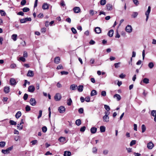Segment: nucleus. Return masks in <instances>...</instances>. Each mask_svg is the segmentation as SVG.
<instances>
[{
  "instance_id": "41",
  "label": "nucleus",
  "mask_w": 156,
  "mask_h": 156,
  "mask_svg": "<svg viewBox=\"0 0 156 156\" xmlns=\"http://www.w3.org/2000/svg\"><path fill=\"white\" fill-rule=\"evenodd\" d=\"M42 130L44 133H45L47 131V129L46 126H44L42 127Z\"/></svg>"
},
{
  "instance_id": "3",
  "label": "nucleus",
  "mask_w": 156,
  "mask_h": 156,
  "mask_svg": "<svg viewBox=\"0 0 156 156\" xmlns=\"http://www.w3.org/2000/svg\"><path fill=\"white\" fill-rule=\"evenodd\" d=\"M126 31L130 33L132 32V28L131 26L130 25H128L125 28Z\"/></svg>"
},
{
  "instance_id": "27",
  "label": "nucleus",
  "mask_w": 156,
  "mask_h": 156,
  "mask_svg": "<svg viewBox=\"0 0 156 156\" xmlns=\"http://www.w3.org/2000/svg\"><path fill=\"white\" fill-rule=\"evenodd\" d=\"M151 10V7L150 6H149L147 10L145 12L146 15H149L150 12Z\"/></svg>"
},
{
  "instance_id": "48",
  "label": "nucleus",
  "mask_w": 156,
  "mask_h": 156,
  "mask_svg": "<svg viewBox=\"0 0 156 156\" xmlns=\"http://www.w3.org/2000/svg\"><path fill=\"white\" fill-rule=\"evenodd\" d=\"M27 22L26 18L21 19L20 20V22L21 23H24Z\"/></svg>"
},
{
  "instance_id": "53",
  "label": "nucleus",
  "mask_w": 156,
  "mask_h": 156,
  "mask_svg": "<svg viewBox=\"0 0 156 156\" xmlns=\"http://www.w3.org/2000/svg\"><path fill=\"white\" fill-rule=\"evenodd\" d=\"M71 30L72 32L74 34H76L77 33V31L76 29H75L74 27H72L71 28Z\"/></svg>"
},
{
  "instance_id": "28",
  "label": "nucleus",
  "mask_w": 156,
  "mask_h": 156,
  "mask_svg": "<svg viewBox=\"0 0 156 156\" xmlns=\"http://www.w3.org/2000/svg\"><path fill=\"white\" fill-rule=\"evenodd\" d=\"M72 102V101L70 98L68 99L67 101V104L68 106H70Z\"/></svg>"
},
{
  "instance_id": "36",
  "label": "nucleus",
  "mask_w": 156,
  "mask_h": 156,
  "mask_svg": "<svg viewBox=\"0 0 156 156\" xmlns=\"http://www.w3.org/2000/svg\"><path fill=\"white\" fill-rule=\"evenodd\" d=\"M136 52L134 51H133V52H132V57H131V58H130V62H131H131H132V57H135V56H136Z\"/></svg>"
},
{
  "instance_id": "9",
  "label": "nucleus",
  "mask_w": 156,
  "mask_h": 156,
  "mask_svg": "<svg viewBox=\"0 0 156 156\" xmlns=\"http://www.w3.org/2000/svg\"><path fill=\"white\" fill-rule=\"evenodd\" d=\"M10 88L9 87L5 86L4 87V91L5 93H8L10 92Z\"/></svg>"
},
{
  "instance_id": "31",
  "label": "nucleus",
  "mask_w": 156,
  "mask_h": 156,
  "mask_svg": "<svg viewBox=\"0 0 156 156\" xmlns=\"http://www.w3.org/2000/svg\"><path fill=\"white\" fill-rule=\"evenodd\" d=\"M5 145V142L4 141H1L0 142V147H4Z\"/></svg>"
},
{
  "instance_id": "51",
  "label": "nucleus",
  "mask_w": 156,
  "mask_h": 156,
  "mask_svg": "<svg viewBox=\"0 0 156 156\" xmlns=\"http://www.w3.org/2000/svg\"><path fill=\"white\" fill-rule=\"evenodd\" d=\"M26 111L27 112H29L30 110V108L29 106L27 105L25 108Z\"/></svg>"
},
{
  "instance_id": "5",
  "label": "nucleus",
  "mask_w": 156,
  "mask_h": 156,
  "mask_svg": "<svg viewBox=\"0 0 156 156\" xmlns=\"http://www.w3.org/2000/svg\"><path fill=\"white\" fill-rule=\"evenodd\" d=\"M73 10L74 13H78L80 12L81 10L79 7H75L73 9Z\"/></svg>"
},
{
  "instance_id": "56",
  "label": "nucleus",
  "mask_w": 156,
  "mask_h": 156,
  "mask_svg": "<svg viewBox=\"0 0 156 156\" xmlns=\"http://www.w3.org/2000/svg\"><path fill=\"white\" fill-rule=\"evenodd\" d=\"M46 31V28L45 27H44L41 28V32L42 33H45Z\"/></svg>"
},
{
  "instance_id": "55",
  "label": "nucleus",
  "mask_w": 156,
  "mask_h": 156,
  "mask_svg": "<svg viewBox=\"0 0 156 156\" xmlns=\"http://www.w3.org/2000/svg\"><path fill=\"white\" fill-rule=\"evenodd\" d=\"M60 73L62 75H67L69 73L68 72L65 71H61Z\"/></svg>"
},
{
  "instance_id": "1",
  "label": "nucleus",
  "mask_w": 156,
  "mask_h": 156,
  "mask_svg": "<svg viewBox=\"0 0 156 156\" xmlns=\"http://www.w3.org/2000/svg\"><path fill=\"white\" fill-rule=\"evenodd\" d=\"M54 98L55 101H58L61 100L62 97L59 94L57 93L55 95Z\"/></svg>"
},
{
  "instance_id": "39",
  "label": "nucleus",
  "mask_w": 156,
  "mask_h": 156,
  "mask_svg": "<svg viewBox=\"0 0 156 156\" xmlns=\"http://www.w3.org/2000/svg\"><path fill=\"white\" fill-rule=\"evenodd\" d=\"M106 3V0H101L100 4L101 5H104Z\"/></svg>"
},
{
  "instance_id": "14",
  "label": "nucleus",
  "mask_w": 156,
  "mask_h": 156,
  "mask_svg": "<svg viewBox=\"0 0 156 156\" xmlns=\"http://www.w3.org/2000/svg\"><path fill=\"white\" fill-rule=\"evenodd\" d=\"M107 9L108 10H111L112 9V5L110 4H107L106 5Z\"/></svg>"
},
{
  "instance_id": "23",
  "label": "nucleus",
  "mask_w": 156,
  "mask_h": 156,
  "mask_svg": "<svg viewBox=\"0 0 156 156\" xmlns=\"http://www.w3.org/2000/svg\"><path fill=\"white\" fill-rule=\"evenodd\" d=\"M97 94V92L95 90H92L91 93L90 95L91 96H93L94 95H96Z\"/></svg>"
},
{
  "instance_id": "6",
  "label": "nucleus",
  "mask_w": 156,
  "mask_h": 156,
  "mask_svg": "<svg viewBox=\"0 0 156 156\" xmlns=\"http://www.w3.org/2000/svg\"><path fill=\"white\" fill-rule=\"evenodd\" d=\"M10 84L12 86L15 85L16 84L17 82L15 79H10L9 81Z\"/></svg>"
},
{
  "instance_id": "4",
  "label": "nucleus",
  "mask_w": 156,
  "mask_h": 156,
  "mask_svg": "<svg viewBox=\"0 0 156 156\" xmlns=\"http://www.w3.org/2000/svg\"><path fill=\"white\" fill-rule=\"evenodd\" d=\"M58 110L60 113H63L65 111V108L64 106H62L58 108Z\"/></svg>"
},
{
  "instance_id": "44",
  "label": "nucleus",
  "mask_w": 156,
  "mask_h": 156,
  "mask_svg": "<svg viewBox=\"0 0 156 156\" xmlns=\"http://www.w3.org/2000/svg\"><path fill=\"white\" fill-rule=\"evenodd\" d=\"M149 79H144L143 80V83H149Z\"/></svg>"
},
{
  "instance_id": "45",
  "label": "nucleus",
  "mask_w": 156,
  "mask_h": 156,
  "mask_svg": "<svg viewBox=\"0 0 156 156\" xmlns=\"http://www.w3.org/2000/svg\"><path fill=\"white\" fill-rule=\"evenodd\" d=\"M97 149L96 147H93L92 148V152L96 154L97 152Z\"/></svg>"
},
{
  "instance_id": "13",
  "label": "nucleus",
  "mask_w": 156,
  "mask_h": 156,
  "mask_svg": "<svg viewBox=\"0 0 156 156\" xmlns=\"http://www.w3.org/2000/svg\"><path fill=\"white\" fill-rule=\"evenodd\" d=\"M34 75V73L33 71L31 70H29L27 74V76L30 77H32Z\"/></svg>"
},
{
  "instance_id": "15",
  "label": "nucleus",
  "mask_w": 156,
  "mask_h": 156,
  "mask_svg": "<svg viewBox=\"0 0 156 156\" xmlns=\"http://www.w3.org/2000/svg\"><path fill=\"white\" fill-rule=\"evenodd\" d=\"M103 121L104 122H109V117L108 116H107V115H104L103 117Z\"/></svg>"
},
{
  "instance_id": "59",
  "label": "nucleus",
  "mask_w": 156,
  "mask_h": 156,
  "mask_svg": "<svg viewBox=\"0 0 156 156\" xmlns=\"http://www.w3.org/2000/svg\"><path fill=\"white\" fill-rule=\"evenodd\" d=\"M83 109L82 108H80L78 110V112L80 114H82L83 113Z\"/></svg>"
},
{
  "instance_id": "35",
  "label": "nucleus",
  "mask_w": 156,
  "mask_h": 156,
  "mask_svg": "<svg viewBox=\"0 0 156 156\" xmlns=\"http://www.w3.org/2000/svg\"><path fill=\"white\" fill-rule=\"evenodd\" d=\"M58 140L60 142H63L65 140V138L61 136L59 138Z\"/></svg>"
},
{
  "instance_id": "64",
  "label": "nucleus",
  "mask_w": 156,
  "mask_h": 156,
  "mask_svg": "<svg viewBox=\"0 0 156 156\" xmlns=\"http://www.w3.org/2000/svg\"><path fill=\"white\" fill-rule=\"evenodd\" d=\"M37 140H34L32 141L31 143H32V145H34L37 144Z\"/></svg>"
},
{
  "instance_id": "25",
  "label": "nucleus",
  "mask_w": 156,
  "mask_h": 156,
  "mask_svg": "<svg viewBox=\"0 0 156 156\" xmlns=\"http://www.w3.org/2000/svg\"><path fill=\"white\" fill-rule=\"evenodd\" d=\"M75 123L78 126H80L81 123V120L80 119L76 120V121Z\"/></svg>"
},
{
  "instance_id": "38",
  "label": "nucleus",
  "mask_w": 156,
  "mask_h": 156,
  "mask_svg": "<svg viewBox=\"0 0 156 156\" xmlns=\"http://www.w3.org/2000/svg\"><path fill=\"white\" fill-rule=\"evenodd\" d=\"M0 13L1 16H5L6 15L5 12L3 10H0Z\"/></svg>"
},
{
  "instance_id": "52",
  "label": "nucleus",
  "mask_w": 156,
  "mask_h": 156,
  "mask_svg": "<svg viewBox=\"0 0 156 156\" xmlns=\"http://www.w3.org/2000/svg\"><path fill=\"white\" fill-rule=\"evenodd\" d=\"M21 125H20V124H18L17 125V127L18 129H19V130L22 129L23 128V125L21 126Z\"/></svg>"
},
{
  "instance_id": "34",
  "label": "nucleus",
  "mask_w": 156,
  "mask_h": 156,
  "mask_svg": "<svg viewBox=\"0 0 156 156\" xmlns=\"http://www.w3.org/2000/svg\"><path fill=\"white\" fill-rule=\"evenodd\" d=\"M30 9L27 7H24L23 9V12H26L29 11Z\"/></svg>"
},
{
  "instance_id": "26",
  "label": "nucleus",
  "mask_w": 156,
  "mask_h": 156,
  "mask_svg": "<svg viewBox=\"0 0 156 156\" xmlns=\"http://www.w3.org/2000/svg\"><path fill=\"white\" fill-rule=\"evenodd\" d=\"M17 35L16 34H13L12 36V38L14 41H15L17 40Z\"/></svg>"
},
{
  "instance_id": "58",
  "label": "nucleus",
  "mask_w": 156,
  "mask_h": 156,
  "mask_svg": "<svg viewBox=\"0 0 156 156\" xmlns=\"http://www.w3.org/2000/svg\"><path fill=\"white\" fill-rule=\"evenodd\" d=\"M42 111L41 110H40L39 113V115L37 117V118L38 119L40 118L42 116Z\"/></svg>"
},
{
  "instance_id": "22",
  "label": "nucleus",
  "mask_w": 156,
  "mask_h": 156,
  "mask_svg": "<svg viewBox=\"0 0 156 156\" xmlns=\"http://www.w3.org/2000/svg\"><path fill=\"white\" fill-rule=\"evenodd\" d=\"M83 85H79L78 87L77 90H78L79 92H81L83 90Z\"/></svg>"
},
{
  "instance_id": "16",
  "label": "nucleus",
  "mask_w": 156,
  "mask_h": 156,
  "mask_svg": "<svg viewBox=\"0 0 156 156\" xmlns=\"http://www.w3.org/2000/svg\"><path fill=\"white\" fill-rule=\"evenodd\" d=\"M114 31L113 30H110L108 33V35L110 37H112L113 36Z\"/></svg>"
},
{
  "instance_id": "29",
  "label": "nucleus",
  "mask_w": 156,
  "mask_h": 156,
  "mask_svg": "<svg viewBox=\"0 0 156 156\" xmlns=\"http://www.w3.org/2000/svg\"><path fill=\"white\" fill-rule=\"evenodd\" d=\"M138 15V13L137 12H134L131 15V17L132 18H135Z\"/></svg>"
},
{
  "instance_id": "37",
  "label": "nucleus",
  "mask_w": 156,
  "mask_h": 156,
  "mask_svg": "<svg viewBox=\"0 0 156 156\" xmlns=\"http://www.w3.org/2000/svg\"><path fill=\"white\" fill-rule=\"evenodd\" d=\"M148 66L150 69H152L154 66V64L152 62H150L148 64Z\"/></svg>"
},
{
  "instance_id": "19",
  "label": "nucleus",
  "mask_w": 156,
  "mask_h": 156,
  "mask_svg": "<svg viewBox=\"0 0 156 156\" xmlns=\"http://www.w3.org/2000/svg\"><path fill=\"white\" fill-rule=\"evenodd\" d=\"M113 97L114 98H115L116 97L118 101H120L121 99V97L118 94H115Z\"/></svg>"
},
{
  "instance_id": "62",
  "label": "nucleus",
  "mask_w": 156,
  "mask_h": 156,
  "mask_svg": "<svg viewBox=\"0 0 156 156\" xmlns=\"http://www.w3.org/2000/svg\"><path fill=\"white\" fill-rule=\"evenodd\" d=\"M60 5L61 6L64 7L65 6V4L63 0H61L60 2Z\"/></svg>"
},
{
  "instance_id": "18",
  "label": "nucleus",
  "mask_w": 156,
  "mask_h": 156,
  "mask_svg": "<svg viewBox=\"0 0 156 156\" xmlns=\"http://www.w3.org/2000/svg\"><path fill=\"white\" fill-rule=\"evenodd\" d=\"M97 128L95 127H92L90 129V132L93 134L97 132Z\"/></svg>"
},
{
  "instance_id": "17",
  "label": "nucleus",
  "mask_w": 156,
  "mask_h": 156,
  "mask_svg": "<svg viewBox=\"0 0 156 156\" xmlns=\"http://www.w3.org/2000/svg\"><path fill=\"white\" fill-rule=\"evenodd\" d=\"M77 87V85L73 84L70 86V88L71 90H75L76 89Z\"/></svg>"
},
{
  "instance_id": "11",
  "label": "nucleus",
  "mask_w": 156,
  "mask_h": 156,
  "mask_svg": "<svg viewBox=\"0 0 156 156\" xmlns=\"http://www.w3.org/2000/svg\"><path fill=\"white\" fill-rule=\"evenodd\" d=\"M34 87L33 86H30L28 88V91L30 92H33L35 90Z\"/></svg>"
},
{
  "instance_id": "7",
  "label": "nucleus",
  "mask_w": 156,
  "mask_h": 156,
  "mask_svg": "<svg viewBox=\"0 0 156 156\" xmlns=\"http://www.w3.org/2000/svg\"><path fill=\"white\" fill-rule=\"evenodd\" d=\"M60 58L58 56L56 57L54 59V62L56 64H58L60 62Z\"/></svg>"
},
{
  "instance_id": "2",
  "label": "nucleus",
  "mask_w": 156,
  "mask_h": 156,
  "mask_svg": "<svg viewBox=\"0 0 156 156\" xmlns=\"http://www.w3.org/2000/svg\"><path fill=\"white\" fill-rule=\"evenodd\" d=\"M30 103L32 106H35L36 104V101L34 98H31L30 100Z\"/></svg>"
},
{
  "instance_id": "32",
  "label": "nucleus",
  "mask_w": 156,
  "mask_h": 156,
  "mask_svg": "<svg viewBox=\"0 0 156 156\" xmlns=\"http://www.w3.org/2000/svg\"><path fill=\"white\" fill-rule=\"evenodd\" d=\"M151 115L153 116H155L156 115V110H152L151 112Z\"/></svg>"
},
{
  "instance_id": "49",
  "label": "nucleus",
  "mask_w": 156,
  "mask_h": 156,
  "mask_svg": "<svg viewBox=\"0 0 156 156\" xmlns=\"http://www.w3.org/2000/svg\"><path fill=\"white\" fill-rule=\"evenodd\" d=\"M26 2H27L26 0H22L20 4L22 5H23V6L24 5L26 4Z\"/></svg>"
},
{
  "instance_id": "60",
  "label": "nucleus",
  "mask_w": 156,
  "mask_h": 156,
  "mask_svg": "<svg viewBox=\"0 0 156 156\" xmlns=\"http://www.w3.org/2000/svg\"><path fill=\"white\" fill-rule=\"evenodd\" d=\"M28 56L27 53L26 51L23 52V57L25 58H27Z\"/></svg>"
},
{
  "instance_id": "47",
  "label": "nucleus",
  "mask_w": 156,
  "mask_h": 156,
  "mask_svg": "<svg viewBox=\"0 0 156 156\" xmlns=\"http://www.w3.org/2000/svg\"><path fill=\"white\" fill-rule=\"evenodd\" d=\"M136 140H132L130 144V146H132L134 144H135L136 143Z\"/></svg>"
},
{
  "instance_id": "33",
  "label": "nucleus",
  "mask_w": 156,
  "mask_h": 156,
  "mask_svg": "<svg viewBox=\"0 0 156 156\" xmlns=\"http://www.w3.org/2000/svg\"><path fill=\"white\" fill-rule=\"evenodd\" d=\"M10 124L12 125H16V122H15L14 121L12 120H10L9 122Z\"/></svg>"
},
{
  "instance_id": "57",
  "label": "nucleus",
  "mask_w": 156,
  "mask_h": 156,
  "mask_svg": "<svg viewBox=\"0 0 156 156\" xmlns=\"http://www.w3.org/2000/svg\"><path fill=\"white\" fill-rule=\"evenodd\" d=\"M101 95L103 96H105L106 95V92L105 91H102L101 92Z\"/></svg>"
},
{
  "instance_id": "54",
  "label": "nucleus",
  "mask_w": 156,
  "mask_h": 156,
  "mask_svg": "<svg viewBox=\"0 0 156 156\" xmlns=\"http://www.w3.org/2000/svg\"><path fill=\"white\" fill-rule=\"evenodd\" d=\"M86 127L85 126H83V127H81L80 129V131L81 132H83L85 131L86 129Z\"/></svg>"
},
{
  "instance_id": "10",
  "label": "nucleus",
  "mask_w": 156,
  "mask_h": 156,
  "mask_svg": "<svg viewBox=\"0 0 156 156\" xmlns=\"http://www.w3.org/2000/svg\"><path fill=\"white\" fill-rule=\"evenodd\" d=\"M49 5L47 3H44L42 6V8L44 10L47 9L49 8Z\"/></svg>"
},
{
  "instance_id": "24",
  "label": "nucleus",
  "mask_w": 156,
  "mask_h": 156,
  "mask_svg": "<svg viewBox=\"0 0 156 156\" xmlns=\"http://www.w3.org/2000/svg\"><path fill=\"white\" fill-rule=\"evenodd\" d=\"M100 131L101 132H104L105 131V127L104 126L100 127Z\"/></svg>"
},
{
  "instance_id": "8",
  "label": "nucleus",
  "mask_w": 156,
  "mask_h": 156,
  "mask_svg": "<svg viewBox=\"0 0 156 156\" xmlns=\"http://www.w3.org/2000/svg\"><path fill=\"white\" fill-rule=\"evenodd\" d=\"M154 146V144L152 142L148 143L147 144V147L149 149H151Z\"/></svg>"
},
{
  "instance_id": "21",
  "label": "nucleus",
  "mask_w": 156,
  "mask_h": 156,
  "mask_svg": "<svg viewBox=\"0 0 156 156\" xmlns=\"http://www.w3.org/2000/svg\"><path fill=\"white\" fill-rule=\"evenodd\" d=\"M21 115V113L20 111L18 112L15 115V116L16 118L18 119L19 118Z\"/></svg>"
},
{
  "instance_id": "42",
  "label": "nucleus",
  "mask_w": 156,
  "mask_h": 156,
  "mask_svg": "<svg viewBox=\"0 0 156 156\" xmlns=\"http://www.w3.org/2000/svg\"><path fill=\"white\" fill-rule=\"evenodd\" d=\"M2 152L4 154H6L8 153L9 152V151H8V150L7 149L6 150L2 149Z\"/></svg>"
},
{
  "instance_id": "46",
  "label": "nucleus",
  "mask_w": 156,
  "mask_h": 156,
  "mask_svg": "<svg viewBox=\"0 0 156 156\" xmlns=\"http://www.w3.org/2000/svg\"><path fill=\"white\" fill-rule=\"evenodd\" d=\"M104 107L105 109L108 111H109L110 110V108L107 105H104Z\"/></svg>"
},
{
  "instance_id": "30",
  "label": "nucleus",
  "mask_w": 156,
  "mask_h": 156,
  "mask_svg": "<svg viewBox=\"0 0 156 156\" xmlns=\"http://www.w3.org/2000/svg\"><path fill=\"white\" fill-rule=\"evenodd\" d=\"M142 132H144L146 129V127L144 124H143L141 126Z\"/></svg>"
},
{
  "instance_id": "12",
  "label": "nucleus",
  "mask_w": 156,
  "mask_h": 156,
  "mask_svg": "<svg viewBox=\"0 0 156 156\" xmlns=\"http://www.w3.org/2000/svg\"><path fill=\"white\" fill-rule=\"evenodd\" d=\"M94 31L96 33L99 34L101 33V30L100 27H97L95 28Z\"/></svg>"
},
{
  "instance_id": "43",
  "label": "nucleus",
  "mask_w": 156,
  "mask_h": 156,
  "mask_svg": "<svg viewBox=\"0 0 156 156\" xmlns=\"http://www.w3.org/2000/svg\"><path fill=\"white\" fill-rule=\"evenodd\" d=\"M63 69V67L61 64L58 65L57 67V69Z\"/></svg>"
},
{
  "instance_id": "61",
  "label": "nucleus",
  "mask_w": 156,
  "mask_h": 156,
  "mask_svg": "<svg viewBox=\"0 0 156 156\" xmlns=\"http://www.w3.org/2000/svg\"><path fill=\"white\" fill-rule=\"evenodd\" d=\"M20 139V136H15L14 138V140L16 141H18Z\"/></svg>"
},
{
  "instance_id": "20",
  "label": "nucleus",
  "mask_w": 156,
  "mask_h": 156,
  "mask_svg": "<svg viewBox=\"0 0 156 156\" xmlns=\"http://www.w3.org/2000/svg\"><path fill=\"white\" fill-rule=\"evenodd\" d=\"M71 152L69 151H66L64 152V156H70L71 155Z\"/></svg>"
},
{
  "instance_id": "63",
  "label": "nucleus",
  "mask_w": 156,
  "mask_h": 156,
  "mask_svg": "<svg viewBox=\"0 0 156 156\" xmlns=\"http://www.w3.org/2000/svg\"><path fill=\"white\" fill-rule=\"evenodd\" d=\"M85 100L86 101L89 102L90 101V97L89 96L86 97Z\"/></svg>"
},
{
  "instance_id": "50",
  "label": "nucleus",
  "mask_w": 156,
  "mask_h": 156,
  "mask_svg": "<svg viewBox=\"0 0 156 156\" xmlns=\"http://www.w3.org/2000/svg\"><path fill=\"white\" fill-rule=\"evenodd\" d=\"M28 98V95L27 94H25L23 97V98L25 101Z\"/></svg>"
},
{
  "instance_id": "40",
  "label": "nucleus",
  "mask_w": 156,
  "mask_h": 156,
  "mask_svg": "<svg viewBox=\"0 0 156 156\" xmlns=\"http://www.w3.org/2000/svg\"><path fill=\"white\" fill-rule=\"evenodd\" d=\"M18 60L21 61L23 62H24L26 61V59L25 58V57H21L19 58V59Z\"/></svg>"
}]
</instances>
